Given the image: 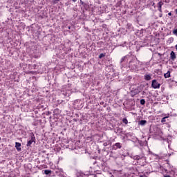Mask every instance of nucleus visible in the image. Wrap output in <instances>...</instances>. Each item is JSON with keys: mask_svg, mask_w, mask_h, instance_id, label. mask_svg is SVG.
I'll return each mask as SVG.
<instances>
[{"mask_svg": "<svg viewBox=\"0 0 177 177\" xmlns=\"http://www.w3.org/2000/svg\"><path fill=\"white\" fill-rule=\"evenodd\" d=\"M129 68L133 71H138V63L135 62L134 61H130Z\"/></svg>", "mask_w": 177, "mask_h": 177, "instance_id": "obj_1", "label": "nucleus"}, {"mask_svg": "<svg viewBox=\"0 0 177 177\" xmlns=\"http://www.w3.org/2000/svg\"><path fill=\"white\" fill-rule=\"evenodd\" d=\"M34 142H35V136H34V133H32L30 140H28V142L26 144L27 147H30Z\"/></svg>", "mask_w": 177, "mask_h": 177, "instance_id": "obj_2", "label": "nucleus"}, {"mask_svg": "<svg viewBox=\"0 0 177 177\" xmlns=\"http://www.w3.org/2000/svg\"><path fill=\"white\" fill-rule=\"evenodd\" d=\"M127 63H128V57L127 56L123 57L120 60V66L122 67H125Z\"/></svg>", "mask_w": 177, "mask_h": 177, "instance_id": "obj_3", "label": "nucleus"}, {"mask_svg": "<svg viewBox=\"0 0 177 177\" xmlns=\"http://www.w3.org/2000/svg\"><path fill=\"white\" fill-rule=\"evenodd\" d=\"M160 83H158V82H157L156 80H152L151 86L152 88H153V89H157L160 88Z\"/></svg>", "mask_w": 177, "mask_h": 177, "instance_id": "obj_4", "label": "nucleus"}, {"mask_svg": "<svg viewBox=\"0 0 177 177\" xmlns=\"http://www.w3.org/2000/svg\"><path fill=\"white\" fill-rule=\"evenodd\" d=\"M121 147H122L121 143L117 142L113 145V150H117V149H121Z\"/></svg>", "mask_w": 177, "mask_h": 177, "instance_id": "obj_5", "label": "nucleus"}, {"mask_svg": "<svg viewBox=\"0 0 177 177\" xmlns=\"http://www.w3.org/2000/svg\"><path fill=\"white\" fill-rule=\"evenodd\" d=\"M15 148L17 151H21V144L20 142H15Z\"/></svg>", "mask_w": 177, "mask_h": 177, "instance_id": "obj_6", "label": "nucleus"}, {"mask_svg": "<svg viewBox=\"0 0 177 177\" xmlns=\"http://www.w3.org/2000/svg\"><path fill=\"white\" fill-rule=\"evenodd\" d=\"M162 5H164V3L162 1H159L158 3V10H159V12H162V10H161Z\"/></svg>", "mask_w": 177, "mask_h": 177, "instance_id": "obj_7", "label": "nucleus"}, {"mask_svg": "<svg viewBox=\"0 0 177 177\" xmlns=\"http://www.w3.org/2000/svg\"><path fill=\"white\" fill-rule=\"evenodd\" d=\"M170 59L171 60H175V59H176V55L175 54V52L171 51L170 53Z\"/></svg>", "mask_w": 177, "mask_h": 177, "instance_id": "obj_8", "label": "nucleus"}, {"mask_svg": "<svg viewBox=\"0 0 177 177\" xmlns=\"http://www.w3.org/2000/svg\"><path fill=\"white\" fill-rule=\"evenodd\" d=\"M144 80H145V81H150V80H151V75H145Z\"/></svg>", "mask_w": 177, "mask_h": 177, "instance_id": "obj_9", "label": "nucleus"}, {"mask_svg": "<svg viewBox=\"0 0 177 177\" xmlns=\"http://www.w3.org/2000/svg\"><path fill=\"white\" fill-rule=\"evenodd\" d=\"M165 78H169L171 77V71H168L167 73L164 74Z\"/></svg>", "mask_w": 177, "mask_h": 177, "instance_id": "obj_10", "label": "nucleus"}, {"mask_svg": "<svg viewBox=\"0 0 177 177\" xmlns=\"http://www.w3.org/2000/svg\"><path fill=\"white\" fill-rule=\"evenodd\" d=\"M147 121L146 120H140V125H146Z\"/></svg>", "mask_w": 177, "mask_h": 177, "instance_id": "obj_11", "label": "nucleus"}, {"mask_svg": "<svg viewBox=\"0 0 177 177\" xmlns=\"http://www.w3.org/2000/svg\"><path fill=\"white\" fill-rule=\"evenodd\" d=\"M44 174L46 175H49V174H52V171L51 170H44Z\"/></svg>", "mask_w": 177, "mask_h": 177, "instance_id": "obj_12", "label": "nucleus"}, {"mask_svg": "<svg viewBox=\"0 0 177 177\" xmlns=\"http://www.w3.org/2000/svg\"><path fill=\"white\" fill-rule=\"evenodd\" d=\"M122 122H123L124 124H125V125H127V124H128V119H127V118H123V119H122Z\"/></svg>", "mask_w": 177, "mask_h": 177, "instance_id": "obj_13", "label": "nucleus"}, {"mask_svg": "<svg viewBox=\"0 0 177 177\" xmlns=\"http://www.w3.org/2000/svg\"><path fill=\"white\" fill-rule=\"evenodd\" d=\"M140 104H142V106H143V104H145L146 103V101L145 100V99H142L140 101Z\"/></svg>", "mask_w": 177, "mask_h": 177, "instance_id": "obj_14", "label": "nucleus"}, {"mask_svg": "<svg viewBox=\"0 0 177 177\" xmlns=\"http://www.w3.org/2000/svg\"><path fill=\"white\" fill-rule=\"evenodd\" d=\"M104 56H106V53H101L99 55V59H102V57H104Z\"/></svg>", "mask_w": 177, "mask_h": 177, "instance_id": "obj_15", "label": "nucleus"}, {"mask_svg": "<svg viewBox=\"0 0 177 177\" xmlns=\"http://www.w3.org/2000/svg\"><path fill=\"white\" fill-rule=\"evenodd\" d=\"M167 118H168V116L164 117V118L161 120V122H166Z\"/></svg>", "mask_w": 177, "mask_h": 177, "instance_id": "obj_16", "label": "nucleus"}, {"mask_svg": "<svg viewBox=\"0 0 177 177\" xmlns=\"http://www.w3.org/2000/svg\"><path fill=\"white\" fill-rule=\"evenodd\" d=\"M52 2L53 5H56V3H59V0H53Z\"/></svg>", "mask_w": 177, "mask_h": 177, "instance_id": "obj_17", "label": "nucleus"}, {"mask_svg": "<svg viewBox=\"0 0 177 177\" xmlns=\"http://www.w3.org/2000/svg\"><path fill=\"white\" fill-rule=\"evenodd\" d=\"M131 96L133 97V96H135V95H136L137 93H135V90H132L131 91Z\"/></svg>", "mask_w": 177, "mask_h": 177, "instance_id": "obj_18", "label": "nucleus"}, {"mask_svg": "<svg viewBox=\"0 0 177 177\" xmlns=\"http://www.w3.org/2000/svg\"><path fill=\"white\" fill-rule=\"evenodd\" d=\"M134 160H140V156H134Z\"/></svg>", "mask_w": 177, "mask_h": 177, "instance_id": "obj_19", "label": "nucleus"}, {"mask_svg": "<svg viewBox=\"0 0 177 177\" xmlns=\"http://www.w3.org/2000/svg\"><path fill=\"white\" fill-rule=\"evenodd\" d=\"M173 34H174V35H177V29H174V30H173Z\"/></svg>", "mask_w": 177, "mask_h": 177, "instance_id": "obj_20", "label": "nucleus"}, {"mask_svg": "<svg viewBox=\"0 0 177 177\" xmlns=\"http://www.w3.org/2000/svg\"><path fill=\"white\" fill-rule=\"evenodd\" d=\"M80 3H81V5H82L83 6H85V3H84V1H82V0H80Z\"/></svg>", "mask_w": 177, "mask_h": 177, "instance_id": "obj_21", "label": "nucleus"}, {"mask_svg": "<svg viewBox=\"0 0 177 177\" xmlns=\"http://www.w3.org/2000/svg\"><path fill=\"white\" fill-rule=\"evenodd\" d=\"M103 146H104V147L109 146V144H108L107 142H104V143L103 144Z\"/></svg>", "mask_w": 177, "mask_h": 177, "instance_id": "obj_22", "label": "nucleus"}, {"mask_svg": "<svg viewBox=\"0 0 177 177\" xmlns=\"http://www.w3.org/2000/svg\"><path fill=\"white\" fill-rule=\"evenodd\" d=\"M156 3L154 2H152V6H153L154 8H156Z\"/></svg>", "mask_w": 177, "mask_h": 177, "instance_id": "obj_23", "label": "nucleus"}, {"mask_svg": "<svg viewBox=\"0 0 177 177\" xmlns=\"http://www.w3.org/2000/svg\"><path fill=\"white\" fill-rule=\"evenodd\" d=\"M168 15H169V16H172V12H169V13H168Z\"/></svg>", "mask_w": 177, "mask_h": 177, "instance_id": "obj_24", "label": "nucleus"}, {"mask_svg": "<svg viewBox=\"0 0 177 177\" xmlns=\"http://www.w3.org/2000/svg\"><path fill=\"white\" fill-rule=\"evenodd\" d=\"M164 177H171V176H169V175H166V176H164Z\"/></svg>", "mask_w": 177, "mask_h": 177, "instance_id": "obj_25", "label": "nucleus"}, {"mask_svg": "<svg viewBox=\"0 0 177 177\" xmlns=\"http://www.w3.org/2000/svg\"><path fill=\"white\" fill-rule=\"evenodd\" d=\"M176 50H177V44L175 46Z\"/></svg>", "mask_w": 177, "mask_h": 177, "instance_id": "obj_26", "label": "nucleus"}, {"mask_svg": "<svg viewBox=\"0 0 177 177\" xmlns=\"http://www.w3.org/2000/svg\"><path fill=\"white\" fill-rule=\"evenodd\" d=\"M73 1V2H76L77 1V0H72Z\"/></svg>", "mask_w": 177, "mask_h": 177, "instance_id": "obj_27", "label": "nucleus"}, {"mask_svg": "<svg viewBox=\"0 0 177 177\" xmlns=\"http://www.w3.org/2000/svg\"><path fill=\"white\" fill-rule=\"evenodd\" d=\"M68 30H71V28L70 26H68Z\"/></svg>", "mask_w": 177, "mask_h": 177, "instance_id": "obj_28", "label": "nucleus"}, {"mask_svg": "<svg viewBox=\"0 0 177 177\" xmlns=\"http://www.w3.org/2000/svg\"><path fill=\"white\" fill-rule=\"evenodd\" d=\"M176 14H177V9H176Z\"/></svg>", "mask_w": 177, "mask_h": 177, "instance_id": "obj_29", "label": "nucleus"}, {"mask_svg": "<svg viewBox=\"0 0 177 177\" xmlns=\"http://www.w3.org/2000/svg\"><path fill=\"white\" fill-rule=\"evenodd\" d=\"M111 177H114V175H112Z\"/></svg>", "mask_w": 177, "mask_h": 177, "instance_id": "obj_30", "label": "nucleus"}, {"mask_svg": "<svg viewBox=\"0 0 177 177\" xmlns=\"http://www.w3.org/2000/svg\"><path fill=\"white\" fill-rule=\"evenodd\" d=\"M142 63H143V62H141V64H142Z\"/></svg>", "mask_w": 177, "mask_h": 177, "instance_id": "obj_31", "label": "nucleus"}, {"mask_svg": "<svg viewBox=\"0 0 177 177\" xmlns=\"http://www.w3.org/2000/svg\"><path fill=\"white\" fill-rule=\"evenodd\" d=\"M0 140H1V137H0Z\"/></svg>", "mask_w": 177, "mask_h": 177, "instance_id": "obj_32", "label": "nucleus"}]
</instances>
